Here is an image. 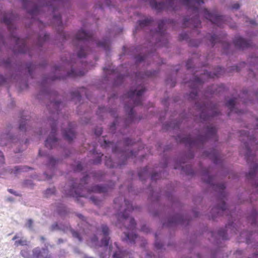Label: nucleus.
<instances>
[{"instance_id":"58836bf2","label":"nucleus","mask_w":258,"mask_h":258,"mask_svg":"<svg viewBox=\"0 0 258 258\" xmlns=\"http://www.w3.org/2000/svg\"><path fill=\"white\" fill-rule=\"evenodd\" d=\"M33 221L31 219H28L25 224V227L28 229L32 230H33Z\"/></svg>"},{"instance_id":"09e8293b","label":"nucleus","mask_w":258,"mask_h":258,"mask_svg":"<svg viewBox=\"0 0 258 258\" xmlns=\"http://www.w3.org/2000/svg\"><path fill=\"white\" fill-rule=\"evenodd\" d=\"M240 5L238 3H235L231 6V9L232 10H236L240 8Z\"/></svg>"},{"instance_id":"20e7f679","label":"nucleus","mask_w":258,"mask_h":258,"mask_svg":"<svg viewBox=\"0 0 258 258\" xmlns=\"http://www.w3.org/2000/svg\"><path fill=\"white\" fill-rule=\"evenodd\" d=\"M202 79L197 76H194L192 79L189 82H185L191 89V92L187 95V98L191 100L196 101V107L199 112V116L202 121H206L211 117L218 115L219 113L217 105L213 103L208 100H198L199 86L203 83Z\"/></svg>"},{"instance_id":"052dcab7","label":"nucleus","mask_w":258,"mask_h":258,"mask_svg":"<svg viewBox=\"0 0 258 258\" xmlns=\"http://www.w3.org/2000/svg\"><path fill=\"white\" fill-rule=\"evenodd\" d=\"M170 126L173 128H178L179 127V122H177L176 123H171Z\"/></svg>"},{"instance_id":"c03bdc74","label":"nucleus","mask_w":258,"mask_h":258,"mask_svg":"<svg viewBox=\"0 0 258 258\" xmlns=\"http://www.w3.org/2000/svg\"><path fill=\"white\" fill-rule=\"evenodd\" d=\"M145 60V56L141 55H139L135 57V60H136V62L137 63H140Z\"/></svg>"},{"instance_id":"c85d7f7f","label":"nucleus","mask_w":258,"mask_h":258,"mask_svg":"<svg viewBox=\"0 0 258 258\" xmlns=\"http://www.w3.org/2000/svg\"><path fill=\"white\" fill-rule=\"evenodd\" d=\"M152 22L151 18L146 17L143 20L138 21L139 27L143 28L145 26L150 25Z\"/></svg>"},{"instance_id":"bb28decb","label":"nucleus","mask_w":258,"mask_h":258,"mask_svg":"<svg viewBox=\"0 0 258 258\" xmlns=\"http://www.w3.org/2000/svg\"><path fill=\"white\" fill-rule=\"evenodd\" d=\"M49 36L47 34L42 32L40 34L37 38L36 42V45L37 47H40L43 42L46 41L48 39Z\"/></svg>"},{"instance_id":"aec40b11","label":"nucleus","mask_w":258,"mask_h":258,"mask_svg":"<svg viewBox=\"0 0 258 258\" xmlns=\"http://www.w3.org/2000/svg\"><path fill=\"white\" fill-rule=\"evenodd\" d=\"M72 99L74 101L80 102L81 101V97L83 95H85L87 98H89L87 90L84 87H82L79 89L74 91L71 93Z\"/></svg>"},{"instance_id":"e2e57ef3","label":"nucleus","mask_w":258,"mask_h":258,"mask_svg":"<svg viewBox=\"0 0 258 258\" xmlns=\"http://www.w3.org/2000/svg\"><path fill=\"white\" fill-rule=\"evenodd\" d=\"M83 167L81 163H78L77 165V167L75 169L76 171H81L82 170Z\"/></svg>"},{"instance_id":"39448f33","label":"nucleus","mask_w":258,"mask_h":258,"mask_svg":"<svg viewBox=\"0 0 258 258\" xmlns=\"http://www.w3.org/2000/svg\"><path fill=\"white\" fill-rule=\"evenodd\" d=\"M202 179L208 184L218 194V204L214 207L211 211V216L213 219L221 215H231L229 209L227 208L225 204L224 198L226 196L225 191V186L223 183L215 184L213 181V178L211 175L209 169L204 168L202 170Z\"/></svg>"},{"instance_id":"13d9d810","label":"nucleus","mask_w":258,"mask_h":258,"mask_svg":"<svg viewBox=\"0 0 258 258\" xmlns=\"http://www.w3.org/2000/svg\"><path fill=\"white\" fill-rule=\"evenodd\" d=\"M102 156H103L102 154L99 155L98 156V157H97V158L95 161H94V163L96 164L99 163L101 162V158Z\"/></svg>"},{"instance_id":"603ef678","label":"nucleus","mask_w":258,"mask_h":258,"mask_svg":"<svg viewBox=\"0 0 258 258\" xmlns=\"http://www.w3.org/2000/svg\"><path fill=\"white\" fill-rule=\"evenodd\" d=\"M141 230L145 233H148L150 231L149 227L145 225L142 226Z\"/></svg>"},{"instance_id":"6ab92c4d","label":"nucleus","mask_w":258,"mask_h":258,"mask_svg":"<svg viewBox=\"0 0 258 258\" xmlns=\"http://www.w3.org/2000/svg\"><path fill=\"white\" fill-rule=\"evenodd\" d=\"M232 225H227L226 227V229H220L218 230L217 233L211 232V236L215 239V242H217L218 239H221L222 240H226L227 239V231H228L230 227H231Z\"/></svg>"},{"instance_id":"c756f323","label":"nucleus","mask_w":258,"mask_h":258,"mask_svg":"<svg viewBox=\"0 0 258 258\" xmlns=\"http://www.w3.org/2000/svg\"><path fill=\"white\" fill-rule=\"evenodd\" d=\"M180 167L181 168V170L187 175H192L195 174L194 169L189 165H186L185 166L180 165Z\"/></svg>"},{"instance_id":"4468645a","label":"nucleus","mask_w":258,"mask_h":258,"mask_svg":"<svg viewBox=\"0 0 258 258\" xmlns=\"http://www.w3.org/2000/svg\"><path fill=\"white\" fill-rule=\"evenodd\" d=\"M189 219L186 216H184L179 214L176 215L173 217H170L167 221V223H164L163 225L167 226H172L176 224H182L186 225L188 224Z\"/></svg>"},{"instance_id":"ddd939ff","label":"nucleus","mask_w":258,"mask_h":258,"mask_svg":"<svg viewBox=\"0 0 258 258\" xmlns=\"http://www.w3.org/2000/svg\"><path fill=\"white\" fill-rule=\"evenodd\" d=\"M171 22L172 21L169 20H162L159 21L158 22L157 29L155 31H151V35L152 36V41H153L155 38L156 39V43L157 44L159 43L162 44L161 41L165 40V27ZM163 44H165V42H163Z\"/></svg>"},{"instance_id":"bf43d9fd","label":"nucleus","mask_w":258,"mask_h":258,"mask_svg":"<svg viewBox=\"0 0 258 258\" xmlns=\"http://www.w3.org/2000/svg\"><path fill=\"white\" fill-rule=\"evenodd\" d=\"M117 120H115L111 124V125L110 126V130H111V132H113V130H114V128L116 126V125H117Z\"/></svg>"},{"instance_id":"a211bd4d","label":"nucleus","mask_w":258,"mask_h":258,"mask_svg":"<svg viewBox=\"0 0 258 258\" xmlns=\"http://www.w3.org/2000/svg\"><path fill=\"white\" fill-rule=\"evenodd\" d=\"M46 249L42 248L41 249L39 247L35 248L33 251L32 257L33 258H51L50 254L48 253V246H46Z\"/></svg>"},{"instance_id":"a878e982","label":"nucleus","mask_w":258,"mask_h":258,"mask_svg":"<svg viewBox=\"0 0 258 258\" xmlns=\"http://www.w3.org/2000/svg\"><path fill=\"white\" fill-rule=\"evenodd\" d=\"M157 74V72L156 71H148L144 74H142V73H139L138 74H136V77L137 80L138 81L143 78H144L145 77H150L154 76Z\"/></svg>"},{"instance_id":"b1692460","label":"nucleus","mask_w":258,"mask_h":258,"mask_svg":"<svg viewBox=\"0 0 258 258\" xmlns=\"http://www.w3.org/2000/svg\"><path fill=\"white\" fill-rule=\"evenodd\" d=\"M12 240L15 241L14 245L16 246L28 245L29 243L26 239L22 237L18 234H16Z\"/></svg>"},{"instance_id":"f257e3e1","label":"nucleus","mask_w":258,"mask_h":258,"mask_svg":"<svg viewBox=\"0 0 258 258\" xmlns=\"http://www.w3.org/2000/svg\"><path fill=\"white\" fill-rule=\"evenodd\" d=\"M73 43L77 47L76 53L71 56L70 60L63 59L62 66L55 67L53 75L48 77H44L40 85L41 93L50 99L49 104L47 105L49 116L47 120L44 121L47 128L49 127L51 129L45 142V146L48 149L55 147L58 144V141L56 137V125L59 115L58 111L62 106V104L57 99L55 92H48L46 85L51 81L63 79L67 77L83 76L87 71L86 70L90 68L89 66H87L86 62H84L83 59L89 53L91 46H95L106 51H109L110 47V40H73Z\"/></svg>"},{"instance_id":"6e6552de","label":"nucleus","mask_w":258,"mask_h":258,"mask_svg":"<svg viewBox=\"0 0 258 258\" xmlns=\"http://www.w3.org/2000/svg\"><path fill=\"white\" fill-rule=\"evenodd\" d=\"M204 123V129L199 131L198 135L193 137L191 135L182 136L177 137L176 140L180 143H184L186 146L191 148H200L209 139H212L214 141L217 140V129L212 124L206 122Z\"/></svg>"},{"instance_id":"37998d69","label":"nucleus","mask_w":258,"mask_h":258,"mask_svg":"<svg viewBox=\"0 0 258 258\" xmlns=\"http://www.w3.org/2000/svg\"><path fill=\"white\" fill-rule=\"evenodd\" d=\"M23 184L25 186L30 188L32 187L34 185L32 180L31 179L25 180L23 182Z\"/></svg>"},{"instance_id":"3c124183","label":"nucleus","mask_w":258,"mask_h":258,"mask_svg":"<svg viewBox=\"0 0 258 258\" xmlns=\"http://www.w3.org/2000/svg\"><path fill=\"white\" fill-rule=\"evenodd\" d=\"M8 191L11 194H13V195L15 196H17V197H19L21 196V195L18 193V192H17L16 191L12 189H11V188H9L8 189Z\"/></svg>"},{"instance_id":"dca6fc26","label":"nucleus","mask_w":258,"mask_h":258,"mask_svg":"<svg viewBox=\"0 0 258 258\" xmlns=\"http://www.w3.org/2000/svg\"><path fill=\"white\" fill-rule=\"evenodd\" d=\"M51 230H61L65 232H70L74 237L78 238L79 241H82V237L80 234L72 229L68 224L66 225L60 224L58 225L57 224H54L51 225Z\"/></svg>"},{"instance_id":"9d476101","label":"nucleus","mask_w":258,"mask_h":258,"mask_svg":"<svg viewBox=\"0 0 258 258\" xmlns=\"http://www.w3.org/2000/svg\"><path fill=\"white\" fill-rule=\"evenodd\" d=\"M146 89L144 85H140L135 89H131L125 95L127 103L125 104V110L127 113V123L134 121L135 114L133 107L140 105L142 102V95L145 91Z\"/></svg>"},{"instance_id":"72a5a7b5","label":"nucleus","mask_w":258,"mask_h":258,"mask_svg":"<svg viewBox=\"0 0 258 258\" xmlns=\"http://www.w3.org/2000/svg\"><path fill=\"white\" fill-rule=\"evenodd\" d=\"M258 218V211L254 209L252 210L250 219L252 224H256L257 219Z\"/></svg>"},{"instance_id":"f704fd0d","label":"nucleus","mask_w":258,"mask_h":258,"mask_svg":"<svg viewBox=\"0 0 258 258\" xmlns=\"http://www.w3.org/2000/svg\"><path fill=\"white\" fill-rule=\"evenodd\" d=\"M55 189L54 187H50L47 188L45 191H44V196L46 198H48L50 197L51 195H53L55 193Z\"/></svg>"},{"instance_id":"ea45409f","label":"nucleus","mask_w":258,"mask_h":258,"mask_svg":"<svg viewBox=\"0 0 258 258\" xmlns=\"http://www.w3.org/2000/svg\"><path fill=\"white\" fill-rule=\"evenodd\" d=\"M240 237L245 239L247 242L250 240V236L247 232H242L240 234Z\"/></svg>"},{"instance_id":"a19ab883","label":"nucleus","mask_w":258,"mask_h":258,"mask_svg":"<svg viewBox=\"0 0 258 258\" xmlns=\"http://www.w3.org/2000/svg\"><path fill=\"white\" fill-rule=\"evenodd\" d=\"M27 122L26 120H23V118L22 119L19 125V129L22 131H26V125Z\"/></svg>"},{"instance_id":"5fc2aeb1","label":"nucleus","mask_w":258,"mask_h":258,"mask_svg":"<svg viewBox=\"0 0 258 258\" xmlns=\"http://www.w3.org/2000/svg\"><path fill=\"white\" fill-rule=\"evenodd\" d=\"M78 217L82 220V221L84 223V224H87V222H86V218L84 217L83 215L81 214H77Z\"/></svg>"},{"instance_id":"423d86ee","label":"nucleus","mask_w":258,"mask_h":258,"mask_svg":"<svg viewBox=\"0 0 258 258\" xmlns=\"http://www.w3.org/2000/svg\"><path fill=\"white\" fill-rule=\"evenodd\" d=\"M69 0H38L34 2L31 0H23V5L28 13L33 19H36L35 17L40 15L44 10H48L52 13L54 21L58 25L61 26L62 25L61 16L59 14H55V11L57 8L54 6L57 2L63 4Z\"/></svg>"},{"instance_id":"0eeeda50","label":"nucleus","mask_w":258,"mask_h":258,"mask_svg":"<svg viewBox=\"0 0 258 258\" xmlns=\"http://www.w3.org/2000/svg\"><path fill=\"white\" fill-rule=\"evenodd\" d=\"M89 176L86 175L81 180V183L78 187L76 186L75 183H73L68 190L65 189L66 194L70 197H73L77 199L78 202H79V198H85L89 199L94 204L99 205L101 200L94 195H91L92 193H105L108 191V188L103 187L98 185L93 186L91 189L84 187V184L86 183Z\"/></svg>"},{"instance_id":"49530a36","label":"nucleus","mask_w":258,"mask_h":258,"mask_svg":"<svg viewBox=\"0 0 258 258\" xmlns=\"http://www.w3.org/2000/svg\"><path fill=\"white\" fill-rule=\"evenodd\" d=\"M111 0H104V4L100 6V8L103 9L105 6L110 7L111 6Z\"/></svg>"},{"instance_id":"f3484780","label":"nucleus","mask_w":258,"mask_h":258,"mask_svg":"<svg viewBox=\"0 0 258 258\" xmlns=\"http://www.w3.org/2000/svg\"><path fill=\"white\" fill-rule=\"evenodd\" d=\"M204 155L211 158L216 164H221L222 162L221 155L217 149H213L210 152L206 151Z\"/></svg>"},{"instance_id":"393cba45","label":"nucleus","mask_w":258,"mask_h":258,"mask_svg":"<svg viewBox=\"0 0 258 258\" xmlns=\"http://www.w3.org/2000/svg\"><path fill=\"white\" fill-rule=\"evenodd\" d=\"M236 99L234 98L229 99L226 103V106L230 109L231 112H235L237 113H241V111H239L235 107Z\"/></svg>"},{"instance_id":"0e129e2a","label":"nucleus","mask_w":258,"mask_h":258,"mask_svg":"<svg viewBox=\"0 0 258 258\" xmlns=\"http://www.w3.org/2000/svg\"><path fill=\"white\" fill-rule=\"evenodd\" d=\"M146 258H155L154 255L152 252H147L146 255Z\"/></svg>"},{"instance_id":"f8f14e48","label":"nucleus","mask_w":258,"mask_h":258,"mask_svg":"<svg viewBox=\"0 0 258 258\" xmlns=\"http://www.w3.org/2000/svg\"><path fill=\"white\" fill-rule=\"evenodd\" d=\"M11 128V125H8L6 128L5 129V132L2 134V135H1L0 145L2 146H7L10 142L14 143L19 142V146H21L22 149H18V150L16 151V152H21L25 148H26V142L24 144H23L22 141H18L17 138L12 136V134L10 133Z\"/></svg>"},{"instance_id":"69168bd1","label":"nucleus","mask_w":258,"mask_h":258,"mask_svg":"<svg viewBox=\"0 0 258 258\" xmlns=\"http://www.w3.org/2000/svg\"><path fill=\"white\" fill-rule=\"evenodd\" d=\"M95 134L97 136H100L102 134V131L101 128L99 130H96L95 132Z\"/></svg>"},{"instance_id":"338daca9","label":"nucleus","mask_w":258,"mask_h":258,"mask_svg":"<svg viewBox=\"0 0 258 258\" xmlns=\"http://www.w3.org/2000/svg\"><path fill=\"white\" fill-rule=\"evenodd\" d=\"M180 37L182 39L184 40V39H187L188 38V36L187 34H181L180 35Z\"/></svg>"},{"instance_id":"9b49d317","label":"nucleus","mask_w":258,"mask_h":258,"mask_svg":"<svg viewBox=\"0 0 258 258\" xmlns=\"http://www.w3.org/2000/svg\"><path fill=\"white\" fill-rule=\"evenodd\" d=\"M112 150L114 154H116L119 159L117 162L113 161L110 157L105 156V165L109 168H116L121 166L125 164V160L130 157L136 156V154L129 149L121 151L117 147H112Z\"/></svg>"},{"instance_id":"473e14b6","label":"nucleus","mask_w":258,"mask_h":258,"mask_svg":"<svg viewBox=\"0 0 258 258\" xmlns=\"http://www.w3.org/2000/svg\"><path fill=\"white\" fill-rule=\"evenodd\" d=\"M57 212L60 215L64 216L67 213L68 211L67 208L65 206L62 204H60L57 208Z\"/></svg>"},{"instance_id":"e433bc0d","label":"nucleus","mask_w":258,"mask_h":258,"mask_svg":"<svg viewBox=\"0 0 258 258\" xmlns=\"http://www.w3.org/2000/svg\"><path fill=\"white\" fill-rule=\"evenodd\" d=\"M35 66L32 63H29L26 64L25 71L27 72L30 76L32 75V72L34 69Z\"/></svg>"},{"instance_id":"cd10ccee","label":"nucleus","mask_w":258,"mask_h":258,"mask_svg":"<svg viewBox=\"0 0 258 258\" xmlns=\"http://www.w3.org/2000/svg\"><path fill=\"white\" fill-rule=\"evenodd\" d=\"M223 72L224 70L223 68L218 67L213 73L211 72H206L205 75L207 76L209 78H214V77H218L219 75H221Z\"/></svg>"},{"instance_id":"2f4dec72","label":"nucleus","mask_w":258,"mask_h":258,"mask_svg":"<svg viewBox=\"0 0 258 258\" xmlns=\"http://www.w3.org/2000/svg\"><path fill=\"white\" fill-rule=\"evenodd\" d=\"M29 169H31V168L27 166H15L12 172H13L14 174H16L19 172L27 171Z\"/></svg>"},{"instance_id":"4c0bfd02","label":"nucleus","mask_w":258,"mask_h":258,"mask_svg":"<svg viewBox=\"0 0 258 258\" xmlns=\"http://www.w3.org/2000/svg\"><path fill=\"white\" fill-rule=\"evenodd\" d=\"M21 254L24 258H33L30 254V251L27 249H23L21 250Z\"/></svg>"},{"instance_id":"8fccbe9b","label":"nucleus","mask_w":258,"mask_h":258,"mask_svg":"<svg viewBox=\"0 0 258 258\" xmlns=\"http://www.w3.org/2000/svg\"><path fill=\"white\" fill-rule=\"evenodd\" d=\"M244 19H245L246 22H249V23L252 25H254L255 24V22L254 20L249 19L246 16H244Z\"/></svg>"},{"instance_id":"680f3d73","label":"nucleus","mask_w":258,"mask_h":258,"mask_svg":"<svg viewBox=\"0 0 258 258\" xmlns=\"http://www.w3.org/2000/svg\"><path fill=\"white\" fill-rule=\"evenodd\" d=\"M6 200L7 201V202H14L15 201V199L12 197H7L6 198Z\"/></svg>"},{"instance_id":"7c9ffc66","label":"nucleus","mask_w":258,"mask_h":258,"mask_svg":"<svg viewBox=\"0 0 258 258\" xmlns=\"http://www.w3.org/2000/svg\"><path fill=\"white\" fill-rule=\"evenodd\" d=\"M206 39H209L213 45L219 41V37L215 34H208L206 36Z\"/></svg>"},{"instance_id":"412c9836","label":"nucleus","mask_w":258,"mask_h":258,"mask_svg":"<svg viewBox=\"0 0 258 258\" xmlns=\"http://www.w3.org/2000/svg\"><path fill=\"white\" fill-rule=\"evenodd\" d=\"M39 156H45L47 159L46 165L48 168L52 169L54 167L56 164L58 162V160L54 158L49 154L44 152L42 150H40L39 151Z\"/></svg>"},{"instance_id":"4d7b16f0","label":"nucleus","mask_w":258,"mask_h":258,"mask_svg":"<svg viewBox=\"0 0 258 258\" xmlns=\"http://www.w3.org/2000/svg\"><path fill=\"white\" fill-rule=\"evenodd\" d=\"M200 43V42H199V41H198V42H197V41H196V42H195V40H191V41H190V45L191 46H195V47H197V46H198L199 45Z\"/></svg>"},{"instance_id":"79ce46f5","label":"nucleus","mask_w":258,"mask_h":258,"mask_svg":"<svg viewBox=\"0 0 258 258\" xmlns=\"http://www.w3.org/2000/svg\"><path fill=\"white\" fill-rule=\"evenodd\" d=\"M51 175H48L46 172L44 173L43 174V177L42 178H39L37 177L36 175H34V177H33L35 179H37L38 180H48L51 178Z\"/></svg>"},{"instance_id":"de8ad7c7","label":"nucleus","mask_w":258,"mask_h":258,"mask_svg":"<svg viewBox=\"0 0 258 258\" xmlns=\"http://www.w3.org/2000/svg\"><path fill=\"white\" fill-rule=\"evenodd\" d=\"M5 163V158L2 152L0 151V168Z\"/></svg>"},{"instance_id":"7ed1b4c3","label":"nucleus","mask_w":258,"mask_h":258,"mask_svg":"<svg viewBox=\"0 0 258 258\" xmlns=\"http://www.w3.org/2000/svg\"><path fill=\"white\" fill-rule=\"evenodd\" d=\"M110 231L107 225L102 224L96 228V234L88 240V243L91 246H98L100 258H127L130 252L123 249L116 242L108 246Z\"/></svg>"},{"instance_id":"1a4fd4ad","label":"nucleus","mask_w":258,"mask_h":258,"mask_svg":"<svg viewBox=\"0 0 258 258\" xmlns=\"http://www.w3.org/2000/svg\"><path fill=\"white\" fill-rule=\"evenodd\" d=\"M16 19V16L13 13L5 14L2 20L7 26L9 31L11 32L12 41L15 44L14 51L15 53H22L28 52L29 55H31V50L27 45L26 41L24 39H20L13 32V31L16 29L15 24Z\"/></svg>"},{"instance_id":"5701e85b","label":"nucleus","mask_w":258,"mask_h":258,"mask_svg":"<svg viewBox=\"0 0 258 258\" xmlns=\"http://www.w3.org/2000/svg\"><path fill=\"white\" fill-rule=\"evenodd\" d=\"M68 125V128L63 131V135L66 140L71 141L75 137V134L73 129V124L70 123Z\"/></svg>"},{"instance_id":"864d4df0","label":"nucleus","mask_w":258,"mask_h":258,"mask_svg":"<svg viewBox=\"0 0 258 258\" xmlns=\"http://www.w3.org/2000/svg\"><path fill=\"white\" fill-rule=\"evenodd\" d=\"M159 174L157 173H154L153 174H152V176H151V179L152 180H156V179H157L158 178H159Z\"/></svg>"},{"instance_id":"4be33fe9","label":"nucleus","mask_w":258,"mask_h":258,"mask_svg":"<svg viewBox=\"0 0 258 258\" xmlns=\"http://www.w3.org/2000/svg\"><path fill=\"white\" fill-rule=\"evenodd\" d=\"M234 43L236 46L241 49L247 47L250 44L249 41L245 40L239 36H237L235 37Z\"/></svg>"},{"instance_id":"2eb2a0df","label":"nucleus","mask_w":258,"mask_h":258,"mask_svg":"<svg viewBox=\"0 0 258 258\" xmlns=\"http://www.w3.org/2000/svg\"><path fill=\"white\" fill-rule=\"evenodd\" d=\"M104 71L106 74V76L110 74H114L116 75V79L114 81V84L115 85H120L123 79L124 78V75L122 73L117 74L118 69H114V67L112 65H109L108 66H106L104 68ZM108 77L106 76V78Z\"/></svg>"},{"instance_id":"f03ea898","label":"nucleus","mask_w":258,"mask_h":258,"mask_svg":"<svg viewBox=\"0 0 258 258\" xmlns=\"http://www.w3.org/2000/svg\"><path fill=\"white\" fill-rule=\"evenodd\" d=\"M114 208L117 211V221L116 226L122 229V239L128 244H134L140 238L135 233L136 227L135 220L129 216L130 212L134 208L127 200L120 196L114 200Z\"/></svg>"},{"instance_id":"774afa93","label":"nucleus","mask_w":258,"mask_h":258,"mask_svg":"<svg viewBox=\"0 0 258 258\" xmlns=\"http://www.w3.org/2000/svg\"><path fill=\"white\" fill-rule=\"evenodd\" d=\"M47 131L45 130V128H43V129H41V131H40V133H39V136H42L43 134L44 133V134H45L46 133Z\"/></svg>"},{"instance_id":"c9c22d12","label":"nucleus","mask_w":258,"mask_h":258,"mask_svg":"<svg viewBox=\"0 0 258 258\" xmlns=\"http://www.w3.org/2000/svg\"><path fill=\"white\" fill-rule=\"evenodd\" d=\"M155 247L157 250H161L163 249L164 245L162 244V243L158 240L157 234H155Z\"/></svg>"},{"instance_id":"a18cd8bd","label":"nucleus","mask_w":258,"mask_h":258,"mask_svg":"<svg viewBox=\"0 0 258 258\" xmlns=\"http://www.w3.org/2000/svg\"><path fill=\"white\" fill-rule=\"evenodd\" d=\"M59 36L62 40H64L67 39V34L63 31H60L59 32Z\"/></svg>"},{"instance_id":"6e6d98bb","label":"nucleus","mask_w":258,"mask_h":258,"mask_svg":"<svg viewBox=\"0 0 258 258\" xmlns=\"http://www.w3.org/2000/svg\"><path fill=\"white\" fill-rule=\"evenodd\" d=\"M133 141L129 138L126 139L124 141L125 145L127 146L133 144Z\"/></svg>"}]
</instances>
